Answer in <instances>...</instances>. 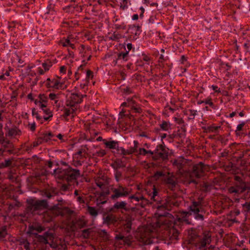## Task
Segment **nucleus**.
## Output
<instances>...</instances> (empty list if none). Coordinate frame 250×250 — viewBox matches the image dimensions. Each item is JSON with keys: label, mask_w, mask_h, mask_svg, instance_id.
Here are the masks:
<instances>
[{"label": "nucleus", "mask_w": 250, "mask_h": 250, "mask_svg": "<svg viewBox=\"0 0 250 250\" xmlns=\"http://www.w3.org/2000/svg\"><path fill=\"white\" fill-rule=\"evenodd\" d=\"M211 232L204 230L200 232L196 229H191L188 230V238L189 243L194 244L199 250L210 244L211 241Z\"/></svg>", "instance_id": "1"}, {"label": "nucleus", "mask_w": 250, "mask_h": 250, "mask_svg": "<svg viewBox=\"0 0 250 250\" xmlns=\"http://www.w3.org/2000/svg\"><path fill=\"white\" fill-rule=\"evenodd\" d=\"M152 193L153 195L151 199L158 202V206L156 207L157 209L156 214L159 217H167L169 215H171L167 211L170 210L173 207H177L179 205L176 199L171 197H167L165 201H159L158 197L156 198L158 192L155 188H153Z\"/></svg>", "instance_id": "2"}, {"label": "nucleus", "mask_w": 250, "mask_h": 250, "mask_svg": "<svg viewBox=\"0 0 250 250\" xmlns=\"http://www.w3.org/2000/svg\"><path fill=\"white\" fill-rule=\"evenodd\" d=\"M53 174L55 176L61 180H65L68 182L75 181L76 185H78L77 179L81 175V172L78 169L68 167L65 169L57 168L54 170Z\"/></svg>", "instance_id": "3"}, {"label": "nucleus", "mask_w": 250, "mask_h": 250, "mask_svg": "<svg viewBox=\"0 0 250 250\" xmlns=\"http://www.w3.org/2000/svg\"><path fill=\"white\" fill-rule=\"evenodd\" d=\"M203 197L199 196L197 201L194 200L189 206V211H183L185 216L193 215L196 220L203 221L204 219L205 210L203 208Z\"/></svg>", "instance_id": "4"}, {"label": "nucleus", "mask_w": 250, "mask_h": 250, "mask_svg": "<svg viewBox=\"0 0 250 250\" xmlns=\"http://www.w3.org/2000/svg\"><path fill=\"white\" fill-rule=\"evenodd\" d=\"M168 148L166 147L164 143L156 146L155 149V155L152 156L154 161L153 166L162 167L168 159Z\"/></svg>", "instance_id": "5"}, {"label": "nucleus", "mask_w": 250, "mask_h": 250, "mask_svg": "<svg viewBox=\"0 0 250 250\" xmlns=\"http://www.w3.org/2000/svg\"><path fill=\"white\" fill-rule=\"evenodd\" d=\"M235 180L237 181L235 186L229 188V191L230 193H234L235 195H239L246 190L248 193L250 191L249 184L243 182L240 177L235 176Z\"/></svg>", "instance_id": "6"}, {"label": "nucleus", "mask_w": 250, "mask_h": 250, "mask_svg": "<svg viewBox=\"0 0 250 250\" xmlns=\"http://www.w3.org/2000/svg\"><path fill=\"white\" fill-rule=\"evenodd\" d=\"M205 166L200 162L194 165L190 173L189 183L197 185L199 183V179L204 175Z\"/></svg>", "instance_id": "7"}, {"label": "nucleus", "mask_w": 250, "mask_h": 250, "mask_svg": "<svg viewBox=\"0 0 250 250\" xmlns=\"http://www.w3.org/2000/svg\"><path fill=\"white\" fill-rule=\"evenodd\" d=\"M112 194L110 196V199L113 201H116L121 197H126L129 196L131 192V189L121 184H118L116 187L111 188Z\"/></svg>", "instance_id": "8"}, {"label": "nucleus", "mask_w": 250, "mask_h": 250, "mask_svg": "<svg viewBox=\"0 0 250 250\" xmlns=\"http://www.w3.org/2000/svg\"><path fill=\"white\" fill-rule=\"evenodd\" d=\"M28 206L27 210L31 213H34L43 209L46 208L48 207L47 202L45 200H35L30 199L27 201Z\"/></svg>", "instance_id": "9"}, {"label": "nucleus", "mask_w": 250, "mask_h": 250, "mask_svg": "<svg viewBox=\"0 0 250 250\" xmlns=\"http://www.w3.org/2000/svg\"><path fill=\"white\" fill-rule=\"evenodd\" d=\"M127 197L129 203L141 208L145 207L149 203V200L140 192H137L135 194L129 195Z\"/></svg>", "instance_id": "10"}, {"label": "nucleus", "mask_w": 250, "mask_h": 250, "mask_svg": "<svg viewBox=\"0 0 250 250\" xmlns=\"http://www.w3.org/2000/svg\"><path fill=\"white\" fill-rule=\"evenodd\" d=\"M238 162L243 170L249 171L250 176V150L246 149L242 152L238 157Z\"/></svg>", "instance_id": "11"}, {"label": "nucleus", "mask_w": 250, "mask_h": 250, "mask_svg": "<svg viewBox=\"0 0 250 250\" xmlns=\"http://www.w3.org/2000/svg\"><path fill=\"white\" fill-rule=\"evenodd\" d=\"M62 210L58 206H54L51 209L44 212L42 214L43 221L49 223L57 216L60 215Z\"/></svg>", "instance_id": "12"}, {"label": "nucleus", "mask_w": 250, "mask_h": 250, "mask_svg": "<svg viewBox=\"0 0 250 250\" xmlns=\"http://www.w3.org/2000/svg\"><path fill=\"white\" fill-rule=\"evenodd\" d=\"M86 95L80 93H72L66 101V105L68 107H77L83 101V98Z\"/></svg>", "instance_id": "13"}, {"label": "nucleus", "mask_w": 250, "mask_h": 250, "mask_svg": "<svg viewBox=\"0 0 250 250\" xmlns=\"http://www.w3.org/2000/svg\"><path fill=\"white\" fill-rule=\"evenodd\" d=\"M0 144L1 146L0 152L2 153L7 152L9 154H12L15 153L14 145L11 141L4 139L2 137L0 138Z\"/></svg>", "instance_id": "14"}, {"label": "nucleus", "mask_w": 250, "mask_h": 250, "mask_svg": "<svg viewBox=\"0 0 250 250\" xmlns=\"http://www.w3.org/2000/svg\"><path fill=\"white\" fill-rule=\"evenodd\" d=\"M141 28L139 25H129L127 33L129 34L127 40L129 41H135L141 33Z\"/></svg>", "instance_id": "15"}, {"label": "nucleus", "mask_w": 250, "mask_h": 250, "mask_svg": "<svg viewBox=\"0 0 250 250\" xmlns=\"http://www.w3.org/2000/svg\"><path fill=\"white\" fill-rule=\"evenodd\" d=\"M181 219L179 218L178 220L174 223L173 227L169 229V236L171 240H177L178 239L180 231L179 229H181Z\"/></svg>", "instance_id": "16"}, {"label": "nucleus", "mask_w": 250, "mask_h": 250, "mask_svg": "<svg viewBox=\"0 0 250 250\" xmlns=\"http://www.w3.org/2000/svg\"><path fill=\"white\" fill-rule=\"evenodd\" d=\"M35 237L37 241L43 245L48 244L49 241L52 242L54 238L53 233L49 231L45 232L43 235L36 234Z\"/></svg>", "instance_id": "17"}, {"label": "nucleus", "mask_w": 250, "mask_h": 250, "mask_svg": "<svg viewBox=\"0 0 250 250\" xmlns=\"http://www.w3.org/2000/svg\"><path fill=\"white\" fill-rule=\"evenodd\" d=\"M163 181L169 189L171 190H175L177 182L173 175L171 174L170 175V173L167 172V175L166 177L164 178Z\"/></svg>", "instance_id": "18"}, {"label": "nucleus", "mask_w": 250, "mask_h": 250, "mask_svg": "<svg viewBox=\"0 0 250 250\" xmlns=\"http://www.w3.org/2000/svg\"><path fill=\"white\" fill-rule=\"evenodd\" d=\"M45 85L48 88H53L56 89H59L62 88V84L57 79L54 78L51 80L50 78H48L46 80Z\"/></svg>", "instance_id": "19"}, {"label": "nucleus", "mask_w": 250, "mask_h": 250, "mask_svg": "<svg viewBox=\"0 0 250 250\" xmlns=\"http://www.w3.org/2000/svg\"><path fill=\"white\" fill-rule=\"evenodd\" d=\"M151 232L145 231L140 234L139 241L143 244L146 245L152 243V240L150 237Z\"/></svg>", "instance_id": "20"}, {"label": "nucleus", "mask_w": 250, "mask_h": 250, "mask_svg": "<svg viewBox=\"0 0 250 250\" xmlns=\"http://www.w3.org/2000/svg\"><path fill=\"white\" fill-rule=\"evenodd\" d=\"M54 137V134L51 132H49L48 133H43L39 137L41 139L42 144L44 143H48L50 144V141H56V139L53 138Z\"/></svg>", "instance_id": "21"}, {"label": "nucleus", "mask_w": 250, "mask_h": 250, "mask_svg": "<svg viewBox=\"0 0 250 250\" xmlns=\"http://www.w3.org/2000/svg\"><path fill=\"white\" fill-rule=\"evenodd\" d=\"M117 221L116 218L113 214H108L104 216V223L108 225L114 224Z\"/></svg>", "instance_id": "22"}, {"label": "nucleus", "mask_w": 250, "mask_h": 250, "mask_svg": "<svg viewBox=\"0 0 250 250\" xmlns=\"http://www.w3.org/2000/svg\"><path fill=\"white\" fill-rule=\"evenodd\" d=\"M95 183L98 187L101 189H103L108 182L106 180V178L104 176H102L101 178L98 177L96 178L95 179Z\"/></svg>", "instance_id": "23"}, {"label": "nucleus", "mask_w": 250, "mask_h": 250, "mask_svg": "<svg viewBox=\"0 0 250 250\" xmlns=\"http://www.w3.org/2000/svg\"><path fill=\"white\" fill-rule=\"evenodd\" d=\"M127 203L125 201L117 202L113 205V208L117 209H124L128 210L126 208Z\"/></svg>", "instance_id": "24"}, {"label": "nucleus", "mask_w": 250, "mask_h": 250, "mask_svg": "<svg viewBox=\"0 0 250 250\" xmlns=\"http://www.w3.org/2000/svg\"><path fill=\"white\" fill-rule=\"evenodd\" d=\"M132 221L131 219H128L125 221V223L124 225L123 231L126 234L129 233L131 229Z\"/></svg>", "instance_id": "25"}, {"label": "nucleus", "mask_w": 250, "mask_h": 250, "mask_svg": "<svg viewBox=\"0 0 250 250\" xmlns=\"http://www.w3.org/2000/svg\"><path fill=\"white\" fill-rule=\"evenodd\" d=\"M184 160L182 159L175 160L173 162V166L176 167L179 172H182L183 168L184 166Z\"/></svg>", "instance_id": "26"}, {"label": "nucleus", "mask_w": 250, "mask_h": 250, "mask_svg": "<svg viewBox=\"0 0 250 250\" xmlns=\"http://www.w3.org/2000/svg\"><path fill=\"white\" fill-rule=\"evenodd\" d=\"M129 58L128 51H125V52H121L118 54L117 58L115 61V63H117V61L119 60H123L125 62L128 61Z\"/></svg>", "instance_id": "27"}, {"label": "nucleus", "mask_w": 250, "mask_h": 250, "mask_svg": "<svg viewBox=\"0 0 250 250\" xmlns=\"http://www.w3.org/2000/svg\"><path fill=\"white\" fill-rule=\"evenodd\" d=\"M44 230V227L38 224L32 225L29 227V231L31 233L35 234L34 231H37L38 232H41Z\"/></svg>", "instance_id": "28"}, {"label": "nucleus", "mask_w": 250, "mask_h": 250, "mask_svg": "<svg viewBox=\"0 0 250 250\" xmlns=\"http://www.w3.org/2000/svg\"><path fill=\"white\" fill-rule=\"evenodd\" d=\"M220 127V126L210 125L203 127V129L204 130V132L208 133L211 132H216Z\"/></svg>", "instance_id": "29"}, {"label": "nucleus", "mask_w": 250, "mask_h": 250, "mask_svg": "<svg viewBox=\"0 0 250 250\" xmlns=\"http://www.w3.org/2000/svg\"><path fill=\"white\" fill-rule=\"evenodd\" d=\"M212 185L208 182H203L200 184L201 189L203 191H208L211 189Z\"/></svg>", "instance_id": "30"}, {"label": "nucleus", "mask_w": 250, "mask_h": 250, "mask_svg": "<svg viewBox=\"0 0 250 250\" xmlns=\"http://www.w3.org/2000/svg\"><path fill=\"white\" fill-rule=\"evenodd\" d=\"M104 144L106 147L113 149H116L118 146V143L114 141H106L104 143Z\"/></svg>", "instance_id": "31"}, {"label": "nucleus", "mask_w": 250, "mask_h": 250, "mask_svg": "<svg viewBox=\"0 0 250 250\" xmlns=\"http://www.w3.org/2000/svg\"><path fill=\"white\" fill-rule=\"evenodd\" d=\"M160 128L163 131H168L171 129V125L169 122L163 121L160 125Z\"/></svg>", "instance_id": "32"}, {"label": "nucleus", "mask_w": 250, "mask_h": 250, "mask_svg": "<svg viewBox=\"0 0 250 250\" xmlns=\"http://www.w3.org/2000/svg\"><path fill=\"white\" fill-rule=\"evenodd\" d=\"M93 232L92 228H88L82 230L81 236L85 239L90 237V234Z\"/></svg>", "instance_id": "33"}, {"label": "nucleus", "mask_w": 250, "mask_h": 250, "mask_svg": "<svg viewBox=\"0 0 250 250\" xmlns=\"http://www.w3.org/2000/svg\"><path fill=\"white\" fill-rule=\"evenodd\" d=\"M69 108H65L64 109L63 116L64 117H67L71 114H73L75 111L77 110V107H69Z\"/></svg>", "instance_id": "34"}, {"label": "nucleus", "mask_w": 250, "mask_h": 250, "mask_svg": "<svg viewBox=\"0 0 250 250\" xmlns=\"http://www.w3.org/2000/svg\"><path fill=\"white\" fill-rule=\"evenodd\" d=\"M39 101L36 100L35 101V104L37 105L38 104H41V103H46L48 101V97L44 94H40L39 95Z\"/></svg>", "instance_id": "35"}, {"label": "nucleus", "mask_w": 250, "mask_h": 250, "mask_svg": "<svg viewBox=\"0 0 250 250\" xmlns=\"http://www.w3.org/2000/svg\"><path fill=\"white\" fill-rule=\"evenodd\" d=\"M167 175V172L163 171H157L154 173L153 177L156 180L159 179L160 178H163V180L164 178L166 177Z\"/></svg>", "instance_id": "36"}, {"label": "nucleus", "mask_w": 250, "mask_h": 250, "mask_svg": "<svg viewBox=\"0 0 250 250\" xmlns=\"http://www.w3.org/2000/svg\"><path fill=\"white\" fill-rule=\"evenodd\" d=\"M20 133L21 131L17 127H13L9 129L8 135L9 136H15L17 135H20Z\"/></svg>", "instance_id": "37"}, {"label": "nucleus", "mask_w": 250, "mask_h": 250, "mask_svg": "<svg viewBox=\"0 0 250 250\" xmlns=\"http://www.w3.org/2000/svg\"><path fill=\"white\" fill-rule=\"evenodd\" d=\"M20 245H22L26 250H30V243L27 239H21L20 240Z\"/></svg>", "instance_id": "38"}, {"label": "nucleus", "mask_w": 250, "mask_h": 250, "mask_svg": "<svg viewBox=\"0 0 250 250\" xmlns=\"http://www.w3.org/2000/svg\"><path fill=\"white\" fill-rule=\"evenodd\" d=\"M87 210L89 214L93 217H96L98 214L97 210L94 207L88 206Z\"/></svg>", "instance_id": "39"}, {"label": "nucleus", "mask_w": 250, "mask_h": 250, "mask_svg": "<svg viewBox=\"0 0 250 250\" xmlns=\"http://www.w3.org/2000/svg\"><path fill=\"white\" fill-rule=\"evenodd\" d=\"M114 26L115 29L116 30L120 29H126V25L125 23L122 21H119L118 22L114 24Z\"/></svg>", "instance_id": "40"}, {"label": "nucleus", "mask_w": 250, "mask_h": 250, "mask_svg": "<svg viewBox=\"0 0 250 250\" xmlns=\"http://www.w3.org/2000/svg\"><path fill=\"white\" fill-rule=\"evenodd\" d=\"M130 109L132 110L133 112L134 113H142L143 112V109L141 107V105L137 103L131 107Z\"/></svg>", "instance_id": "41"}, {"label": "nucleus", "mask_w": 250, "mask_h": 250, "mask_svg": "<svg viewBox=\"0 0 250 250\" xmlns=\"http://www.w3.org/2000/svg\"><path fill=\"white\" fill-rule=\"evenodd\" d=\"M50 245L54 250H65L66 249V246L62 244H51Z\"/></svg>", "instance_id": "42"}, {"label": "nucleus", "mask_w": 250, "mask_h": 250, "mask_svg": "<svg viewBox=\"0 0 250 250\" xmlns=\"http://www.w3.org/2000/svg\"><path fill=\"white\" fill-rule=\"evenodd\" d=\"M243 211L246 213L250 214V202H246L242 205Z\"/></svg>", "instance_id": "43"}, {"label": "nucleus", "mask_w": 250, "mask_h": 250, "mask_svg": "<svg viewBox=\"0 0 250 250\" xmlns=\"http://www.w3.org/2000/svg\"><path fill=\"white\" fill-rule=\"evenodd\" d=\"M134 98H137V96L134 95L132 97L128 98L126 99L127 103L128 104V107L130 108L137 104V103L134 101Z\"/></svg>", "instance_id": "44"}, {"label": "nucleus", "mask_w": 250, "mask_h": 250, "mask_svg": "<svg viewBox=\"0 0 250 250\" xmlns=\"http://www.w3.org/2000/svg\"><path fill=\"white\" fill-rule=\"evenodd\" d=\"M7 234V227L5 226L0 229V238L1 239L4 238Z\"/></svg>", "instance_id": "45"}, {"label": "nucleus", "mask_w": 250, "mask_h": 250, "mask_svg": "<svg viewBox=\"0 0 250 250\" xmlns=\"http://www.w3.org/2000/svg\"><path fill=\"white\" fill-rule=\"evenodd\" d=\"M122 37L121 34L119 33H116L114 32L113 34H112L110 36L108 37L109 40L112 41H117Z\"/></svg>", "instance_id": "46"}, {"label": "nucleus", "mask_w": 250, "mask_h": 250, "mask_svg": "<svg viewBox=\"0 0 250 250\" xmlns=\"http://www.w3.org/2000/svg\"><path fill=\"white\" fill-rule=\"evenodd\" d=\"M204 104L209 105L211 107L214 109H216V107L212 102V99L210 97H208L207 99H205Z\"/></svg>", "instance_id": "47"}, {"label": "nucleus", "mask_w": 250, "mask_h": 250, "mask_svg": "<svg viewBox=\"0 0 250 250\" xmlns=\"http://www.w3.org/2000/svg\"><path fill=\"white\" fill-rule=\"evenodd\" d=\"M48 98L51 100L54 101L55 103L57 104L58 101V99L59 98V95L55 93H50L49 94Z\"/></svg>", "instance_id": "48"}, {"label": "nucleus", "mask_w": 250, "mask_h": 250, "mask_svg": "<svg viewBox=\"0 0 250 250\" xmlns=\"http://www.w3.org/2000/svg\"><path fill=\"white\" fill-rule=\"evenodd\" d=\"M42 66L44 69V71H48L50 67L52 66V63L50 61H46L42 63Z\"/></svg>", "instance_id": "49"}, {"label": "nucleus", "mask_w": 250, "mask_h": 250, "mask_svg": "<svg viewBox=\"0 0 250 250\" xmlns=\"http://www.w3.org/2000/svg\"><path fill=\"white\" fill-rule=\"evenodd\" d=\"M188 112H189V117H188V119L189 120H193L194 119V117L196 115H197V110H193V109H189Z\"/></svg>", "instance_id": "50"}, {"label": "nucleus", "mask_w": 250, "mask_h": 250, "mask_svg": "<svg viewBox=\"0 0 250 250\" xmlns=\"http://www.w3.org/2000/svg\"><path fill=\"white\" fill-rule=\"evenodd\" d=\"M86 149L85 147H82L77 152V154L81 156L82 158L85 157V154H86Z\"/></svg>", "instance_id": "51"}, {"label": "nucleus", "mask_w": 250, "mask_h": 250, "mask_svg": "<svg viewBox=\"0 0 250 250\" xmlns=\"http://www.w3.org/2000/svg\"><path fill=\"white\" fill-rule=\"evenodd\" d=\"M75 9V7L72 5L68 6L63 8V10L65 11L66 13H71L74 12Z\"/></svg>", "instance_id": "52"}, {"label": "nucleus", "mask_w": 250, "mask_h": 250, "mask_svg": "<svg viewBox=\"0 0 250 250\" xmlns=\"http://www.w3.org/2000/svg\"><path fill=\"white\" fill-rule=\"evenodd\" d=\"M124 93L126 95H129L132 93H133V91L132 90V88L130 87H126L122 89Z\"/></svg>", "instance_id": "53"}, {"label": "nucleus", "mask_w": 250, "mask_h": 250, "mask_svg": "<svg viewBox=\"0 0 250 250\" xmlns=\"http://www.w3.org/2000/svg\"><path fill=\"white\" fill-rule=\"evenodd\" d=\"M106 154V151L104 149H101L99 151H97L95 152V154L96 156L98 157H103L104 155Z\"/></svg>", "instance_id": "54"}, {"label": "nucleus", "mask_w": 250, "mask_h": 250, "mask_svg": "<svg viewBox=\"0 0 250 250\" xmlns=\"http://www.w3.org/2000/svg\"><path fill=\"white\" fill-rule=\"evenodd\" d=\"M70 46L71 48L74 49L75 48V45L73 43H71L70 42V40L68 39H66L65 41L63 43V46Z\"/></svg>", "instance_id": "55"}, {"label": "nucleus", "mask_w": 250, "mask_h": 250, "mask_svg": "<svg viewBox=\"0 0 250 250\" xmlns=\"http://www.w3.org/2000/svg\"><path fill=\"white\" fill-rule=\"evenodd\" d=\"M42 144L41 139L39 137H38L36 140L32 144L33 147H35L38 146L39 145Z\"/></svg>", "instance_id": "56"}, {"label": "nucleus", "mask_w": 250, "mask_h": 250, "mask_svg": "<svg viewBox=\"0 0 250 250\" xmlns=\"http://www.w3.org/2000/svg\"><path fill=\"white\" fill-rule=\"evenodd\" d=\"M245 125V122H242L241 124L238 125L237 126L236 130L235 131L236 134L237 135L239 134V131L242 130V128Z\"/></svg>", "instance_id": "57"}, {"label": "nucleus", "mask_w": 250, "mask_h": 250, "mask_svg": "<svg viewBox=\"0 0 250 250\" xmlns=\"http://www.w3.org/2000/svg\"><path fill=\"white\" fill-rule=\"evenodd\" d=\"M12 161L11 160H5L4 162H2L4 167L10 166L12 165Z\"/></svg>", "instance_id": "58"}, {"label": "nucleus", "mask_w": 250, "mask_h": 250, "mask_svg": "<svg viewBox=\"0 0 250 250\" xmlns=\"http://www.w3.org/2000/svg\"><path fill=\"white\" fill-rule=\"evenodd\" d=\"M127 1L128 0H123V1L122 3H121L120 7L124 10L127 8Z\"/></svg>", "instance_id": "59"}, {"label": "nucleus", "mask_w": 250, "mask_h": 250, "mask_svg": "<svg viewBox=\"0 0 250 250\" xmlns=\"http://www.w3.org/2000/svg\"><path fill=\"white\" fill-rule=\"evenodd\" d=\"M146 151L147 150L144 148H140L139 149V154L146 156Z\"/></svg>", "instance_id": "60"}, {"label": "nucleus", "mask_w": 250, "mask_h": 250, "mask_svg": "<svg viewBox=\"0 0 250 250\" xmlns=\"http://www.w3.org/2000/svg\"><path fill=\"white\" fill-rule=\"evenodd\" d=\"M117 153L118 154L123 155L124 153V152L125 151V148H124L122 147H119V146H118L117 148L116 149Z\"/></svg>", "instance_id": "61"}, {"label": "nucleus", "mask_w": 250, "mask_h": 250, "mask_svg": "<svg viewBox=\"0 0 250 250\" xmlns=\"http://www.w3.org/2000/svg\"><path fill=\"white\" fill-rule=\"evenodd\" d=\"M122 176V173L120 171H117L115 174V179L117 182H119L121 177Z\"/></svg>", "instance_id": "62"}, {"label": "nucleus", "mask_w": 250, "mask_h": 250, "mask_svg": "<svg viewBox=\"0 0 250 250\" xmlns=\"http://www.w3.org/2000/svg\"><path fill=\"white\" fill-rule=\"evenodd\" d=\"M77 225L80 227V228H83L85 226L86 222L82 220H80L78 222Z\"/></svg>", "instance_id": "63"}, {"label": "nucleus", "mask_w": 250, "mask_h": 250, "mask_svg": "<svg viewBox=\"0 0 250 250\" xmlns=\"http://www.w3.org/2000/svg\"><path fill=\"white\" fill-rule=\"evenodd\" d=\"M202 250H220L218 248L215 247L212 245H210L208 248H206V247L202 249Z\"/></svg>", "instance_id": "64"}]
</instances>
